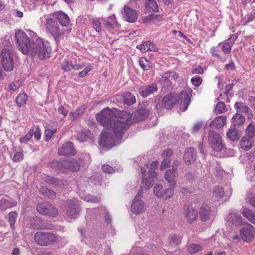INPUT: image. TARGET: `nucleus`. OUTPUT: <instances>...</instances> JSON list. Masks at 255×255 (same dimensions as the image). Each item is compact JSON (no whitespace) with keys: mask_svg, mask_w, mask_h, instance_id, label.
I'll list each match as a JSON object with an SVG mask.
<instances>
[{"mask_svg":"<svg viewBox=\"0 0 255 255\" xmlns=\"http://www.w3.org/2000/svg\"><path fill=\"white\" fill-rule=\"evenodd\" d=\"M208 137L212 148L216 151H221L223 147L221 136L215 132H211Z\"/></svg>","mask_w":255,"mask_h":255,"instance_id":"13","label":"nucleus"},{"mask_svg":"<svg viewBox=\"0 0 255 255\" xmlns=\"http://www.w3.org/2000/svg\"><path fill=\"white\" fill-rule=\"evenodd\" d=\"M241 236L246 242H250L255 236V228L251 225H248L240 231Z\"/></svg>","mask_w":255,"mask_h":255,"instance_id":"15","label":"nucleus"},{"mask_svg":"<svg viewBox=\"0 0 255 255\" xmlns=\"http://www.w3.org/2000/svg\"><path fill=\"white\" fill-rule=\"evenodd\" d=\"M175 99L171 94L165 96L162 100L163 106L166 109H171L175 103Z\"/></svg>","mask_w":255,"mask_h":255,"instance_id":"22","label":"nucleus"},{"mask_svg":"<svg viewBox=\"0 0 255 255\" xmlns=\"http://www.w3.org/2000/svg\"><path fill=\"white\" fill-rule=\"evenodd\" d=\"M202 78L199 76H195L191 78V82L195 86H199L202 83Z\"/></svg>","mask_w":255,"mask_h":255,"instance_id":"50","label":"nucleus"},{"mask_svg":"<svg viewBox=\"0 0 255 255\" xmlns=\"http://www.w3.org/2000/svg\"><path fill=\"white\" fill-rule=\"evenodd\" d=\"M245 118L240 114L237 113L232 118V122L234 126H240L245 122Z\"/></svg>","mask_w":255,"mask_h":255,"instance_id":"27","label":"nucleus"},{"mask_svg":"<svg viewBox=\"0 0 255 255\" xmlns=\"http://www.w3.org/2000/svg\"><path fill=\"white\" fill-rule=\"evenodd\" d=\"M172 154V151L171 150L169 149H167L162 152V156L164 158H168Z\"/></svg>","mask_w":255,"mask_h":255,"instance_id":"63","label":"nucleus"},{"mask_svg":"<svg viewBox=\"0 0 255 255\" xmlns=\"http://www.w3.org/2000/svg\"><path fill=\"white\" fill-rule=\"evenodd\" d=\"M198 216V212L197 210L192 208H188L186 213V217L188 221L191 223L196 220Z\"/></svg>","mask_w":255,"mask_h":255,"instance_id":"25","label":"nucleus"},{"mask_svg":"<svg viewBox=\"0 0 255 255\" xmlns=\"http://www.w3.org/2000/svg\"><path fill=\"white\" fill-rule=\"evenodd\" d=\"M192 90L190 88H186L181 92L179 96L178 102L180 101V109L181 111H185L190 102Z\"/></svg>","mask_w":255,"mask_h":255,"instance_id":"11","label":"nucleus"},{"mask_svg":"<svg viewBox=\"0 0 255 255\" xmlns=\"http://www.w3.org/2000/svg\"><path fill=\"white\" fill-rule=\"evenodd\" d=\"M145 205L143 201L137 198H134L131 206V211L133 214L139 215L143 213Z\"/></svg>","mask_w":255,"mask_h":255,"instance_id":"16","label":"nucleus"},{"mask_svg":"<svg viewBox=\"0 0 255 255\" xmlns=\"http://www.w3.org/2000/svg\"><path fill=\"white\" fill-rule=\"evenodd\" d=\"M149 115V111L146 109H138L134 114V119L136 122L145 119Z\"/></svg>","mask_w":255,"mask_h":255,"instance_id":"23","label":"nucleus"},{"mask_svg":"<svg viewBox=\"0 0 255 255\" xmlns=\"http://www.w3.org/2000/svg\"><path fill=\"white\" fill-rule=\"evenodd\" d=\"M174 186L163 189V198L164 199L169 198L173 195Z\"/></svg>","mask_w":255,"mask_h":255,"instance_id":"42","label":"nucleus"},{"mask_svg":"<svg viewBox=\"0 0 255 255\" xmlns=\"http://www.w3.org/2000/svg\"><path fill=\"white\" fill-rule=\"evenodd\" d=\"M210 216V212L208 207H202L199 211V218L202 221H206Z\"/></svg>","mask_w":255,"mask_h":255,"instance_id":"30","label":"nucleus"},{"mask_svg":"<svg viewBox=\"0 0 255 255\" xmlns=\"http://www.w3.org/2000/svg\"><path fill=\"white\" fill-rule=\"evenodd\" d=\"M202 247L197 244H190L187 247V251L190 254H194L201 251Z\"/></svg>","mask_w":255,"mask_h":255,"instance_id":"34","label":"nucleus"},{"mask_svg":"<svg viewBox=\"0 0 255 255\" xmlns=\"http://www.w3.org/2000/svg\"><path fill=\"white\" fill-rule=\"evenodd\" d=\"M223 110V103L220 102L215 107V112L216 114H221Z\"/></svg>","mask_w":255,"mask_h":255,"instance_id":"57","label":"nucleus"},{"mask_svg":"<svg viewBox=\"0 0 255 255\" xmlns=\"http://www.w3.org/2000/svg\"><path fill=\"white\" fill-rule=\"evenodd\" d=\"M96 120L105 128L101 133L99 144L107 149L122 142L123 134L131 123L129 114L109 107L97 114Z\"/></svg>","mask_w":255,"mask_h":255,"instance_id":"1","label":"nucleus"},{"mask_svg":"<svg viewBox=\"0 0 255 255\" xmlns=\"http://www.w3.org/2000/svg\"><path fill=\"white\" fill-rule=\"evenodd\" d=\"M91 66L90 65H88L82 71L79 73V76L81 78L85 77L91 70Z\"/></svg>","mask_w":255,"mask_h":255,"instance_id":"58","label":"nucleus"},{"mask_svg":"<svg viewBox=\"0 0 255 255\" xmlns=\"http://www.w3.org/2000/svg\"><path fill=\"white\" fill-rule=\"evenodd\" d=\"M243 215L252 222L255 216V212H254L249 209L246 208L244 209L243 211Z\"/></svg>","mask_w":255,"mask_h":255,"instance_id":"41","label":"nucleus"},{"mask_svg":"<svg viewBox=\"0 0 255 255\" xmlns=\"http://www.w3.org/2000/svg\"><path fill=\"white\" fill-rule=\"evenodd\" d=\"M33 133L34 130L33 129H30L24 136L20 138V142L21 143H26L31 138L33 135Z\"/></svg>","mask_w":255,"mask_h":255,"instance_id":"43","label":"nucleus"},{"mask_svg":"<svg viewBox=\"0 0 255 255\" xmlns=\"http://www.w3.org/2000/svg\"><path fill=\"white\" fill-rule=\"evenodd\" d=\"M13 55L14 52L11 46L3 48L1 51V62L3 69L6 71H11L13 69Z\"/></svg>","mask_w":255,"mask_h":255,"instance_id":"3","label":"nucleus"},{"mask_svg":"<svg viewBox=\"0 0 255 255\" xmlns=\"http://www.w3.org/2000/svg\"><path fill=\"white\" fill-rule=\"evenodd\" d=\"M138 62L140 67L143 70H148L152 67L151 63L146 58H140Z\"/></svg>","mask_w":255,"mask_h":255,"instance_id":"32","label":"nucleus"},{"mask_svg":"<svg viewBox=\"0 0 255 255\" xmlns=\"http://www.w3.org/2000/svg\"><path fill=\"white\" fill-rule=\"evenodd\" d=\"M20 86V83L18 81H15L12 83H10L8 87L6 88V90L10 92V91H15L17 89H18Z\"/></svg>","mask_w":255,"mask_h":255,"instance_id":"44","label":"nucleus"},{"mask_svg":"<svg viewBox=\"0 0 255 255\" xmlns=\"http://www.w3.org/2000/svg\"><path fill=\"white\" fill-rule=\"evenodd\" d=\"M17 202L11 199L2 198L0 200V208L2 211H5L7 208L15 206Z\"/></svg>","mask_w":255,"mask_h":255,"instance_id":"21","label":"nucleus"},{"mask_svg":"<svg viewBox=\"0 0 255 255\" xmlns=\"http://www.w3.org/2000/svg\"><path fill=\"white\" fill-rule=\"evenodd\" d=\"M252 125H249L247 128L248 134L241 139L240 146L245 150H249L253 146V138L255 137V132L254 131Z\"/></svg>","mask_w":255,"mask_h":255,"instance_id":"7","label":"nucleus"},{"mask_svg":"<svg viewBox=\"0 0 255 255\" xmlns=\"http://www.w3.org/2000/svg\"><path fill=\"white\" fill-rule=\"evenodd\" d=\"M52 166L56 167L61 171L64 169H69L73 172H76L80 169L79 163L73 158L61 161H55L52 163Z\"/></svg>","mask_w":255,"mask_h":255,"instance_id":"6","label":"nucleus"},{"mask_svg":"<svg viewBox=\"0 0 255 255\" xmlns=\"http://www.w3.org/2000/svg\"><path fill=\"white\" fill-rule=\"evenodd\" d=\"M196 158V154L193 147L187 148L184 155V160L186 164L194 163Z\"/></svg>","mask_w":255,"mask_h":255,"instance_id":"19","label":"nucleus"},{"mask_svg":"<svg viewBox=\"0 0 255 255\" xmlns=\"http://www.w3.org/2000/svg\"><path fill=\"white\" fill-rule=\"evenodd\" d=\"M170 242L171 245H177L180 244L181 240L179 237L173 236L171 237Z\"/></svg>","mask_w":255,"mask_h":255,"instance_id":"55","label":"nucleus"},{"mask_svg":"<svg viewBox=\"0 0 255 255\" xmlns=\"http://www.w3.org/2000/svg\"><path fill=\"white\" fill-rule=\"evenodd\" d=\"M90 133L89 130H84L77 132L76 139L81 142H83L86 140L88 135Z\"/></svg>","mask_w":255,"mask_h":255,"instance_id":"37","label":"nucleus"},{"mask_svg":"<svg viewBox=\"0 0 255 255\" xmlns=\"http://www.w3.org/2000/svg\"><path fill=\"white\" fill-rule=\"evenodd\" d=\"M23 158V154L22 152H16L13 157V161L14 162H19L22 160Z\"/></svg>","mask_w":255,"mask_h":255,"instance_id":"51","label":"nucleus"},{"mask_svg":"<svg viewBox=\"0 0 255 255\" xmlns=\"http://www.w3.org/2000/svg\"><path fill=\"white\" fill-rule=\"evenodd\" d=\"M223 87V82L222 81V79L219 78L218 79V88L220 90L218 92L219 93V96L217 98V100L218 101H220L219 98H220V97L222 96V94H223V92H221V90H222Z\"/></svg>","mask_w":255,"mask_h":255,"instance_id":"59","label":"nucleus"},{"mask_svg":"<svg viewBox=\"0 0 255 255\" xmlns=\"http://www.w3.org/2000/svg\"><path fill=\"white\" fill-rule=\"evenodd\" d=\"M8 215L10 226L12 229H13L16 219L17 217V214L15 212H10L9 213Z\"/></svg>","mask_w":255,"mask_h":255,"instance_id":"45","label":"nucleus"},{"mask_svg":"<svg viewBox=\"0 0 255 255\" xmlns=\"http://www.w3.org/2000/svg\"><path fill=\"white\" fill-rule=\"evenodd\" d=\"M84 112V108L83 107L79 108L74 113H71L70 114L73 116L74 119L78 118Z\"/></svg>","mask_w":255,"mask_h":255,"instance_id":"49","label":"nucleus"},{"mask_svg":"<svg viewBox=\"0 0 255 255\" xmlns=\"http://www.w3.org/2000/svg\"><path fill=\"white\" fill-rule=\"evenodd\" d=\"M104 24L108 28L118 27L119 24L116 20L115 15L109 16L107 19L102 18Z\"/></svg>","mask_w":255,"mask_h":255,"instance_id":"26","label":"nucleus"},{"mask_svg":"<svg viewBox=\"0 0 255 255\" xmlns=\"http://www.w3.org/2000/svg\"><path fill=\"white\" fill-rule=\"evenodd\" d=\"M58 112L65 117L68 114V111L66 110L63 106H61L58 107Z\"/></svg>","mask_w":255,"mask_h":255,"instance_id":"61","label":"nucleus"},{"mask_svg":"<svg viewBox=\"0 0 255 255\" xmlns=\"http://www.w3.org/2000/svg\"><path fill=\"white\" fill-rule=\"evenodd\" d=\"M42 194L48 198L53 199L56 197V192L50 189H48L45 187H42L41 190Z\"/></svg>","mask_w":255,"mask_h":255,"instance_id":"36","label":"nucleus"},{"mask_svg":"<svg viewBox=\"0 0 255 255\" xmlns=\"http://www.w3.org/2000/svg\"><path fill=\"white\" fill-rule=\"evenodd\" d=\"M53 16L57 19L59 23L63 26H67L70 22L69 16L62 11H57L53 14Z\"/></svg>","mask_w":255,"mask_h":255,"instance_id":"20","label":"nucleus"},{"mask_svg":"<svg viewBox=\"0 0 255 255\" xmlns=\"http://www.w3.org/2000/svg\"><path fill=\"white\" fill-rule=\"evenodd\" d=\"M148 51L155 52L157 50L156 46L151 41H148Z\"/></svg>","mask_w":255,"mask_h":255,"instance_id":"60","label":"nucleus"},{"mask_svg":"<svg viewBox=\"0 0 255 255\" xmlns=\"http://www.w3.org/2000/svg\"><path fill=\"white\" fill-rule=\"evenodd\" d=\"M136 48L143 53L148 51L147 49H148V41L144 42L142 44L137 45Z\"/></svg>","mask_w":255,"mask_h":255,"instance_id":"53","label":"nucleus"},{"mask_svg":"<svg viewBox=\"0 0 255 255\" xmlns=\"http://www.w3.org/2000/svg\"><path fill=\"white\" fill-rule=\"evenodd\" d=\"M165 178L166 180L170 184V186H174L176 184V181L174 180L175 175L174 172L172 170H167L165 173Z\"/></svg>","mask_w":255,"mask_h":255,"instance_id":"28","label":"nucleus"},{"mask_svg":"<svg viewBox=\"0 0 255 255\" xmlns=\"http://www.w3.org/2000/svg\"><path fill=\"white\" fill-rule=\"evenodd\" d=\"M57 240L56 236L50 232H38L34 235V241L41 246H48L55 243Z\"/></svg>","mask_w":255,"mask_h":255,"instance_id":"4","label":"nucleus"},{"mask_svg":"<svg viewBox=\"0 0 255 255\" xmlns=\"http://www.w3.org/2000/svg\"><path fill=\"white\" fill-rule=\"evenodd\" d=\"M235 107L238 112L249 113L251 111L246 105L242 103H236Z\"/></svg>","mask_w":255,"mask_h":255,"instance_id":"35","label":"nucleus"},{"mask_svg":"<svg viewBox=\"0 0 255 255\" xmlns=\"http://www.w3.org/2000/svg\"><path fill=\"white\" fill-rule=\"evenodd\" d=\"M122 13L124 19L129 22H134L137 18L138 15L136 11L127 6H124Z\"/></svg>","mask_w":255,"mask_h":255,"instance_id":"14","label":"nucleus"},{"mask_svg":"<svg viewBox=\"0 0 255 255\" xmlns=\"http://www.w3.org/2000/svg\"><path fill=\"white\" fill-rule=\"evenodd\" d=\"M153 181V179H151L148 177L146 178H142V186H144L146 190L149 189L152 186Z\"/></svg>","mask_w":255,"mask_h":255,"instance_id":"38","label":"nucleus"},{"mask_svg":"<svg viewBox=\"0 0 255 255\" xmlns=\"http://www.w3.org/2000/svg\"><path fill=\"white\" fill-rule=\"evenodd\" d=\"M56 132V129L46 128L44 131L45 141H48Z\"/></svg>","mask_w":255,"mask_h":255,"instance_id":"46","label":"nucleus"},{"mask_svg":"<svg viewBox=\"0 0 255 255\" xmlns=\"http://www.w3.org/2000/svg\"><path fill=\"white\" fill-rule=\"evenodd\" d=\"M17 47L23 54L32 56H37L41 59L49 57L51 48L49 43L38 37L36 33L29 31V37L22 30L15 33Z\"/></svg>","mask_w":255,"mask_h":255,"instance_id":"2","label":"nucleus"},{"mask_svg":"<svg viewBox=\"0 0 255 255\" xmlns=\"http://www.w3.org/2000/svg\"><path fill=\"white\" fill-rule=\"evenodd\" d=\"M44 26L46 32L54 38L56 42L57 43L59 38L63 33L57 22L51 17H47L45 18Z\"/></svg>","mask_w":255,"mask_h":255,"instance_id":"5","label":"nucleus"},{"mask_svg":"<svg viewBox=\"0 0 255 255\" xmlns=\"http://www.w3.org/2000/svg\"><path fill=\"white\" fill-rule=\"evenodd\" d=\"M83 199L86 201L94 203L99 202L100 200V199L99 198L97 197H94L89 194L86 195L84 197Z\"/></svg>","mask_w":255,"mask_h":255,"instance_id":"48","label":"nucleus"},{"mask_svg":"<svg viewBox=\"0 0 255 255\" xmlns=\"http://www.w3.org/2000/svg\"><path fill=\"white\" fill-rule=\"evenodd\" d=\"M45 181L46 182L48 183L49 184H56L57 183V180L55 178H54L53 177L51 176H47L45 179Z\"/></svg>","mask_w":255,"mask_h":255,"instance_id":"64","label":"nucleus"},{"mask_svg":"<svg viewBox=\"0 0 255 255\" xmlns=\"http://www.w3.org/2000/svg\"><path fill=\"white\" fill-rule=\"evenodd\" d=\"M213 126L217 128H221L223 127V116H220L216 118L212 122Z\"/></svg>","mask_w":255,"mask_h":255,"instance_id":"39","label":"nucleus"},{"mask_svg":"<svg viewBox=\"0 0 255 255\" xmlns=\"http://www.w3.org/2000/svg\"><path fill=\"white\" fill-rule=\"evenodd\" d=\"M228 138L233 141L239 139L240 134L239 132L236 128H231L227 133Z\"/></svg>","mask_w":255,"mask_h":255,"instance_id":"31","label":"nucleus"},{"mask_svg":"<svg viewBox=\"0 0 255 255\" xmlns=\"http://www.w3.org/2000/svg\"><path fill=\"white\" fill-rule=\"evenodd\" d=\"M124 103L131 105L135 102V97L130 92H126L123 95Z\"/></svg>","mask_w":255,"mask_h":255,"instance_id":"29","label":"nucleus"},{"mask_svg":"<svg viewBox=\"0 0 255 255\" xmlns=\"http://www.w3.org/2000/svg\"><path fill=\"white\" fill-rule=\"evenodd\" d=\"M93 27L97 32H100L102 31L101 23L100 19L98 18H94L91 19Z\"/></svg>","mask_w":255,"mask_h":255,"instance_id":"40","label":"nucleus"},{"mask_svg":"<svg viewBox=\"0 0 255 255\" xmlns=\"http://www.w3.org/2000/svg\"><path fill=\"white\" fill-rule=\"evenodd\" d=\"M202 127V122L196 123L193 126L192 128V132L193 133H196Z\"/></svg>","mask_w":255,"mask_h":255,"instance_id":"52","label":"nucleus"},{"mask_svg":"<svg viewBox=\"0 0 255 255\" xmlns=\"http://www.w3.org/2000/svg\"><path fill=\"white\" fill-rule=\"evenodd\" d=\"M58 151L60 155H74L76 153L73 143L70 141L66 142L62 146L59 147Z\"/></svg>","mask_w":255,"mask_h":255,"instance_id":"18","label":"nucleus"},{"mask_svg":"<svg viewBox=\"0 0 255 255\" xmlns=\"http://www.w3.org/2000/svg\"><path fill=\"white\" fill-rule=\"evenodd\" d=\"M66 214L70 219L77 218L80 211L79 201L75 199L68 200L66 202Z\"/></svg>","mask_w":255,"mask_h":255,"instance_id":"9","label":"nucleus"},{"mask_svg":"<svg viewBox=\"0 0 255 255\" xmlns=\"http://www.w3.org/2000/svg\"><path fill=\"white\" fill-rule=\"evenodd\" d=\"M148 175L149 176L148 177L150 178L151 179H153V181L157 177V173L152 169H149Z\"/></svg>","mask_w":255,"mask_h":255,"instance_id":"62","label":"nucleus"},{"mask_svg":"<svg viewBox=\"0 0 255 255\" xmlns=\"http://www.w3.org/2000/svg\"><path fill=\"white\" fill-rule=\"evenodd\" d=\"M223 194V189L222 187L217 186L215 187L213 191V196L217 198H221Z\"/></svg>","mask_w":255,"mask_h":255,"instance_id":"47","label":"nucleus"},{"mask_svg":"<svg viewBox=\"0 0 255 255\" xmlns=\"http://www.w3.org/2000/svg\"><path fill=\"white\" fill-rule=\"evenodd\" d=\"M178 75L175 72H169L164 73L159 79V81L163 86L167 88H171L175 84Z\"/></svg>","mask_w":255,"mask_h":255,"instance_id":"10","label":"nucleus"},{"mask_svg":"<svg viewBox=\"0 0 255 255\" xmlns=\"http://www.w3.org/2000/svg\"><path fill=\"white\" fill-rule=\"evenodd\" d=\"M84 67V65L82 62L74 59H65V61L62 63V70L67 72L71 71L72 70H79Z\"/></svg>","mask_w":255,"mask_h":255,"instance_id":"12","label":"nucleus"},{"mask_svg":"<svg viewBox=\"0 0 255 255\" xmlns=\"http://www.w3.org/2000/svg\"><path fill=\"white\" fill-rule=\"evenodd\" d=\"M139 93L142 97H146L154 94L157 91V86L155 83L141 86L139 88Z\"/></svg>","mask_w":255,"mask_h":255,"instance_id":"17","label":"nucleus"},{"mask_svg":"<svg viewBox=\"0 0 255 255\" xmlns=\"http://www.w3.org/2000/svg\"><path fill=\"white\" fill-rule=\"evenodd\" d=\"M170 163V161L168 158H164L161 162L160 169L161 170H164L166 168H168Z\"/></svg>","mask_w":255,"mask_h":255,"instance_id":"54","label":"nucleus"},{"mask_svg":"<svg viewBox=\"0 0 255 255\" xmlns=\"http://www.w3.org/2000/svg\"><path fill=\"white\" fill-rule=\"evenodd\" d=\"M37 211L43 215L54 217L58 214V210L52 204L42 202L37 205Z\"/></svg>","mask_w":255,"mask_h":255,"instance_id":"8","label":"nucleus"},{"mask_svg":"<svg viewBox=\"0 0 255 255\" xmlns=\"http://www.w3.org/2000/svg\"><path fill=\"white\" fill-rule=\"evenodd\" d=\"M145 7L149 13L156 12L158 11V5L154 0H146Z\"/></svg>","mask_w":255,"mask_h":255,"instance_id":"24","label":"nucleus"},{"mask_svg":"<svg viewBox=\"0 0 255 255\" xmlns=\"http://www.w3.org/2000/svg\"><path fill=\"white\" fill-rule=\"evenodd\" d=\"M27 100V95L24 93H20L16 98L15 102L19 107L23 105Z\"/></svg>","mask_w":255,"mask_h":255,"instance_id":"33","label":"nucleus"},{"mask_svg":"<svg viewBox=\"0 0 255 255\" xmlns=\"http://www.w3.org/2000/svg\"><path fill=\"white\" fill-rule=\"evenodd\" d=\"M102 170L107 173H112L114 171V168L112 166L106 164L102 166Z\"/></svg>","mask_w":255,"mask_h":255,"instance_id":"56","label":"nucleus"}]
</instances>
